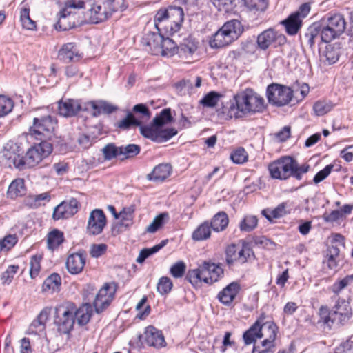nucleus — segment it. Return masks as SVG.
<instances>
[{"mask_svg": "<svg viewBox=\"0 0 353 353\" xmlns=\"http://www.w3.org/2000/svg\"><path fill=\"white\" fill-rule=\"evenodd\" d=\"M268 169L274 179L286 180L292 176L301 180L303 174L309 171L310 165L307 163L299 165L296 160L287 156L270 163Z\"/></svg>", "mask_w": 353, "mask_h": 353, "instance_id": "nucleus-1", "label": "nucleus"}, {"mask_svg": "<svg viewBox=\"0 0 353 353\" xmlns=\"http://www.w3.org/2000/svg\"><path fill=\"white\" fill-rule=\"evenodd\" d=\"M88 6L86 14L90 23H98L107 20L114 12L123 11L127 6L125 0H84Z\"/></svg>", "mask_w": 353, "mask_h": 353, "instance_id": "nucleus-2", "label": "nucleus"}, {"mask_svg": "<svg viewBox=\"0 0 353 353\" xmlns=\"http://www.w3.org/2000/svg\"><path fill=\"white\" fill-rule=\"evenodd\" d=\"M242 32L243 26L240 21H228L212 35L209 41V45L214 49L225 47L236 40Z\"/></svg>", "mask_w": 353, "mask_h": 353, "instance_id": "nucleus-3", "label": "nucleus"}, {"mask_svg": "<svg viewBox=\"0 0 353 353\" xmlns=\"http://www.w3.org/2000/svg\"><path fill=\"white\" fill-rule=\"evenodd\" d=\"M278 327L272 321H267L261 324L259 321L245 332H244V343L249 345L255 342L256 339L265 338V340L275 341Z\"/></svg>", "mask_w": 353, "mask_h": 353, "instance_id": "nucleus-4", "label": "nucleus"}, {"mask_svg": "<svg viewBox=\"0 0 353 353\" xmlns=\"http://www.w3.org/2000/svg\"><path fill=\"white\" fill-rule=\"evenodd\" d=\"M75 305L72 303L60 305L55 309L54 323L61 334H68L74 324Z\"/></svg>", "mask_w": 353, "mask_h": 353, "instance_id": "nucleus-5", "label": "nucleus"}, {"mask_svg": "<svg viewBox=\"0 0 353 353\" xmlns=\"http://www.w3.org/2000/svg\"><path fill=\"white\" fill-rule=\"evenodd\" d=\"M65 3V8L60 13L55 28L59 30L66 31L76 26L77 21L76 16L68 10L70 8H85L88 9L84 0H68Z\"/></svg>", "mask_w": 353, "mask_h": 353, "instance_id": "nucleus-6", "label": "nucleus"}, {"mask_svg": "<svg viewBox=\"0 0 353 353\" xmlns=\"http://www.w3.org/2000/svg\"><path fill=\"white\" fill-rule=\"evenodd\" d=\"M293 93L290 87L274 83L270 84L266 89L269 103L276 107L289 104L292 101Z\"/></svg>", "mask_w": 353, "mask_h": 353, "instance_id": "nucleus-7", "label": "nucleus"}, {"mask_svg": "<svg viewBox=\"0 0 353 353\" xmlns=\"http://www.w3.org/2000/svg\"><path fill=\"white\" fill-rule=\"evenodd\" d=\"M352 316V309L350 302L338 297L332 311L325 318L324 322L329 324V322L331 321L332 323H336L338 325H343L351 319Z\"/></svg>", "mask_w": 353, "mask_h": 353, "instance_id": "nucleus-8", "label": "nucleus"}, {"mask_svg": "<svg viewBox=\"0 0 353 353\" xmlns=\"http://www.w3.org/2000/svg\"><path fill=\"white\" fill-rule=\"evenodd\" d=\"M56 124V121L50 115L35 117L33 125L30 128V134L41 141H46L51 137Z\"/></svg>", "mask_w": 353, "mask_h": 353, "instance_id": "nucleus-9", "label": "nucleus"}, {"mask_svg": "<svg viewBox=\"0 0 353 353\" xmlns=\"http://www.w3.org/2000/svg\"><path fill=\"white\" fill-rule=\"evenodd\" d=\"M52 151V144L46 141H42L39 144L30 148L26 156H23L22 163L24 164V170L36 166L43 159L48 157Z\"/></svg>", "mask_w": 353, "mask_h": 353, "instance_id": "nucleus-10", "label": "nucleus"}, {"mask_svg": "<svg viewBox=\"0 0 353 353\" xmlns=\"http://www.w3.org/2000/svg\"><path fill=\"white\" fill-rule=\"evenodd\" d=\"M139 130L144 137L157 143L165 142L177 134L175 128L162 129L159 125H156L153 120L150 125H144L141 123Z\"/></svg>", "mask_w": 353, "mask_h": 353, "instance_id": "nucleus-11", "label": "nucleus"}, {"mask_svg": "<svg viewBox=\"0 0 353 353\" xmlns=\"http://www.w3.org/2000/svg\"><path fill=\"white\" fill-rule=\"evenodd\" d=\"M265 108L262 96L252 88L244 90V117L262 113Z\"/></svg>", "mask_w": 353, "mask_h": 353, "instance_id": "nucleus-12", "label": "nucleus"}, {"mask_svg": "<svg viewBox=\"0 0 353 353\" xmlns=\"http://www.w3.org/2000/svg\"><path fill=\"white\" fill-rule=\"evenodd\" d=\"M269 5V0H244L248 19V28L258 26L261 23V14L264 12Z\"/></svg>", "mask_w": 353, "mask_h": 353, "instance_id": "nucleus-13", "label": "nucleus"}, {"mask_svg": "<svg viewBox=\"0 0 353 353\" xmlns=\"http://www.w3.org/2000/svg\"><path fill=\"white\" fill-rule=\"evenodd\" d=\"M24 150L17 143L8 141L4 146L3 156L6 160V163L9 167L13 165L15 168L23 170L24 164H23Z\"/></svg>", "mask_w": 353, "mask_h": 353, "instance_id": "nucleus-14", "label": "nucleus"}, {"mask_svg": "<svg viewBox=\"0 0 353 353\" xmlns=\"http://www.w3.org/2000/svg\"><path fill=\"white\" fill-rule=\"evenodd\" d=\"M115 289L108 283H105L95 296L93 306L96 313L103 312L114 299Z\"/></svg>", "mask_w": 353, "mask_h": 353, "instance_id": "nucleus-15", "label": "nucleus"}, {"mask_svg": "<svg viewBox=\"0 0 353 353\" xmlns=\"http://www.w3.org/2000/svg\"><path fill=\"white\" fill-rule=\"evenodd\" d=\"M78 201L72 198L58 205L54 210L52 217L54 220L68 219L74 215L78 212Z\"/></svg>", "mask_w": 353, "mask_h": 353, "instance_id": "nucleus-16", "label": "nucleus"}, {"mask_svg": "<svg viewBox=\"0 0 353 353\" xmlns=\"http://www.w3.org/2000/svg\"><path fill=\"white\" fill-rule=\"evenodd\" d=\"M106 224L105 214L101 210L95 209L91 212L89 216L87 231L90 235L101 234Z\"/></svg>", "mask_w": 353, "mask_h": 353, "instance_id": "nucleus-17", "label": "nucleus"}, {"mask_svg": "<svg viewBox=\"0 0 353 353\" xmlns=\"http://www.w3.org/2000/svg\"><path fill=\"white\" fill-rule=\"evenodd\" d=\"M184 12L181 7L170 6L168 7V34L177 32L183 21Z\"/></svg>", "mask_w": 353, "mask_h": 353, "instance_id": "nucleus-18", "label": "nucleus"}, {"mask_svg": "<svg viewBox=\"0 0 353 353\" xmlns=\"http://www.w3.org/2000/svg\"><path fill=\"white\" fill-rule=\"evenodd\" d=\"M201 265L205 283L212 284L218 281L223 276V269L219 264L211 261H203Z\"/></svg>", "mask_w": 353, "mask_h": 353, "instance_id": "nucleus-19", "label": "nucleus"}, {"mask_svg": "<svg viewBox=\"0 0 353 353\" xmlns=\"http://www.w3.org/2000/svg\"><path fill=\"white\" fill-rule=\"evenodd\" d=\"M85 261L86 254L83 252L71 254L66 260V268L71 274H78L83 271Z\"/></svg>", "mask_w": 353, "mask_h": 353, "instance_id": "nucleus-20", "label": "nucleus"}, {"mask_svg": "<svg viewBox=\"0 0 353 353\" xmlns=\"http://www.w3.org/2000/svg\"><path fill=\"white\" fill-rule=\"evenodd\" d=\"M144 341L149 346L157 348L165 347L166 345L162 332L152 325L145 328Z\"/></svg>", "mask_w": 353, "mask_h": 353, "instance_id": "nucleus-21", "label": "nucleus"}, {"mask_svg": "<svg viewBox=\"0 0 353 353\" xmlns=\"http://www.w3.org/2000/svg\"><path fill=\"white\" fill-rule=\"evenodd\" d=\"M81 108L79 102L71 99L60 101L58 104L59 114L64 117L75 116L81 110Z\"/></svg>", "mask_w": 353, "mask_h": 353, "instance_id": "nucleus-22", "label": "nucleus"}, {"mask_svg": "<svg viewBox=\"0 0 353 353\" xmlns=\"http://www.w3.org/2000/svg\"><path fill=\"white\" fill-rule=\"evenodd\" d=\"M199 42L194 38L189 37L183 40L177 48V52L182 58L190 59L192 58L198 49Z\"/></svg>", "mask_w": 353, "mask_h": 353, "instance_id": "nucleus-23", "label": "nucleus"}, {"mask_svg": "<svg viewBox=\"0 0 353 353\" xmlns=\"http://www.w3.org/2000/svg\"><path fill=\"white\" fill-rule=\"evenodd\" d=\"M58 55L59 59L65 63L77 61L81 58V54L73 43L64 44L59 50Z\"/></svg>", "mask_w": 353, "mask_h": 353, "instance_id": "nucleus-24", "label": "nucleus"}, {"mask_svg": "<svg viewBox=\"0 0 353 353\" xmlns=\"http://www.w3.org/2000/svg\"><path fill=\"white\" fill-rule=\"evenodd\" d=\"M163 41V37L161 34L150 32L143 39V43L146 47L145 50L153 54L160 52L161 43Z\"/></svg>", "mask_w": 353, "mask_h": 353, "instance_id": "nucleus-25", "label": "nucleus"}, {"mask_svg": "<svg viewBox=\"0 0 353 353\" xmlns=\"http://www.w3.org/2000/svg\"><path fill=\"white\" fill-rule=\"evenodd\" d=\"M281 23L285 26V31L289 35L296 34L302 26L301 13L299 12L292 13Z\"/></svg>", "mask_w": 353, "mask_h": 353, "instance_id": "nucleus-26", "label": "nucleus"}, {"mask_svg": "<svg viewBox=\"0 0 353 353\" xmlns=\"http://www.w3.org/2000/svg\"><path fill=\"white\" fill-rule=\"evenodd\" d=\"M318 28L321 32V41L328 43L339 37V34L336 33L330 25L327 19L324 17L322 19L319 23H316Z\"/></svg>", "mask_w": 353, "mask_h": 353, "instance_id": "nucleus-27", "label": "nucleus"}, {"mask_svg": "<svg viewBox=\"0 0 353 353\" xmlns=\"http://www.w3.org/2000/svg\"><path fill=\"white\" fill-rule=\"evenodd\" d=\"M172 167L168 163L157 165L152 173L147 175V179L155 182H161L167 179L171 174Z\"/></svg>", "mask_w": 353, "mask_h": 353, "instance_id": "nucleus-28", "label": "nucleus"}, {"mask_svg": "<svg viewBox=\"0 0 353 353\" xmlns=\"http://www.w3.org/2000/svg\"><path fill=\"white\" fill-rule=\"evenodd\" d=\"M302 44H305L310 48H313L314 44L321 41V32L318 28L317 24L314 23L310 26L306 32L301 37Z\"/></svg>", "mask_w": 353, "mask_h": 353, "instance_id": "nucleus-29", "label": "nucleus"}, {"mask_svg": "<svg viewBox=\"0 0 353 353\" xmlns=\"http://www.w3.org/2000/svg\"><path fill=\"white\" fill-rule=\"evenodd\" d=\"M240 289V285L235 282L231 283L218 294L219 300L225 305H229L234 299Z\"/></svg>", "mask_w": 353, "mask_h": 353, "instance_id": "nucleus-30", "label": "nucleus"}, {"mask_svg": "<svg viewBox=\"0 0 353 353\" xmlns=\"http://www.w3.org/2000/svg\"><path fill=\"white\" fill-rule=\"evenodd\" d=\"M276 30L272 28H268L258 35L257 45L260 49L265 50L276 41Z\"/></svg>", "mask_w": 353, "mask_h": 353, "instance_id": "nucleus-31", "label": "nucleus"}, {"mask_svg": "<svg viewBox=\"0 0 353 353\" xmlns=\"http://www.w3.org/2000/svg\"><path fill=\"white\" fill-rule=\"evenodd\" d=\"M341 54V44L336 43L326 46L325 50L322 53V57H325V61L328 65H332L339 60Z\"/></svg>", "mask_w": 353, "mask_h": 353, "instance_id": "nucleus-32", "label": "nucleus"}, {"mask_svg": "<svg viewBox=\"0 0 353 353\" xmlns=\"http://www.w3.org/2000/svg\"><path fill=\"white\" fill-rule=\"evenodd\" d=\"M94 110L93 116L98 117L101 114H111L118 110V107L105 101H97L90 102Z\"/></svg>", "mask_w": 353, "mask_h": 353, "instance_id": "nucleus-33", "label": "nucleus"}, {"mask_svg": "<svg viewBox=\"0 0 353 353\" xmlns=\"http://www.w3.org/2000/svg\"><path fill=\"white\" fill-rule=\"evenodd\" d=\"M92 309L90 303H86L82 305L79 309L75 307L74 321L80 325L87 324L91 317Z\"/></svg>", "mask_w": 353, "mask_h": 353, "instance_id": "nucleus-34", "label": "nucleus"}, {"mask_svg": "<svg viewBox=\"0 0 353 353\" xmlns=\"http://www.w3.org/2000/svg\"><path fill=\"white\" fill-rule=\"evenodd\" d=\"M168 8L167 9H160L158 10L154 17V25L157 30L164 32L168 34Z\"/></svg>", "mask_w": 353, "mask_h": 353, "instance_id": "nucleus-35", "label": "nucleus"}, {"mask_svg": "<svg viewBox=\"0 0 353 353\" xmlns=\"http://www.w3.org/2000/svg\"><path fill=\"white\" fill-rule=\"evenodd\" d=\"M26 193L24 181L22 179L14 180L8 187L7 194L11 199L21 196Z\"/></svg>", "mask_w": 353, "mask_h": 353, "instance_id": "nucleus-36", "label": "nucleus"}, {"mask_svg": "<svg viewBox=\"0 0 353 353\" xmlns=\"http://www.w3.org/2000/svg\"><path fill=\"white\" fill-rule=\"evenodd\" d=\"M61 283V280L59 274L53 273L48 276L44 281L42 289L45 292H54L59 290V288Z\"/></svg>", "mask_w": 353, "mask_h": 353, "instance_id": "nucleus-37", "label": "nucleus"}, {"mask_svg": "<svg viewBox=\"0 0 353 353\" xmlns=\"http://www.w3.org/2000/svg\"><path fill=\"white\" fill-rule=\"evenodd\" d=\"M325 18L330 23V26L334 30H336V33H338L339 36L344 32L346 27V22L343 15L336 14Z\"/></svg>", "mask_w": 353, "mask_h": 353, "instance_id": "nucleus-38", "label": "nucleus"}, {"mask_svg": "<svg viewBox=\"0 0 353 353\" xmlns=\"http://www.w3.org/2000/svg\"><path fill=\"white\" fill-rule=\"evenodd\" d=\"M262 214L269 221H272L273 219L281 218L288 212L286 211V203H282L276 207L274 210L264 209L261 212Z\"/></svg>", "mask_w": 353, "mask_h": 353, "instance_id": "nucleus-39", "label": "nucleus"}, {"mask_svg": "<svg viewBox=\"0 0 353 353\" xmlns=\"http://www.w3.org/2000/svg\"><path fill=\"white\" fill-rule=\"evenodd\" d=\"M211 225L208 221L201 223L192 233V237L194 241H203L210 238Z\"/></svg>", "mask_w": 353, "mask_h": 353, "instance_id": "nucleus-40", "label": "nucleus"}, {"mask_svg": "<svg viewBox=\"0 0 353 353\" xmlns=\"http://www.w3.org/2000/svg\"><path fill=\"white\" fill-rule=\"evenodd\" d=\"M210 225L214 231H223L228 225L227 214L223 212L217 213L212 218Z\"/></svg>", "mask_w": 353, "mask_h": 353, "instance_id": "nucleus-41", "label": "nucleus"}, {"mask_svg": "<svg viewBox=\"0 0 353 353\" xmlns=\"http://www.w3.org/2000/svg\"><path fill=\"white\" fill-rule=\"evenodd\" d=\"M243 100V95L241 93H237L234 96V103L230 105L228 114L230 117H234L236 119L241 118L243 116V107L241 101Z\"/></svg>", "mask_w": 353, "mask_h": 353, "instance_id": "nucleus-42", "label": "nucleus"}, {"mask_svg": "<svg viewBox=\"0 0 353 353\" xmlns=\"http://www.w3.org/2000/svg\"><path fill=\"white\" fill-rule=\"evenodd\" d=\"M223 95L217 92L211 91L206 94L199 101L200 104L205 108H214Z\"/></svg>", "mask_w": 353, "mask_h": 353, "instance_id": "nucleus-43", "label": "nucleus"}, {"mask_svg": "<svg viewBox=\"0 0 353 353\" xmlns=\"http://www.w3.org/2000/svg\"><path fill=\"white\" fill-rule=\"evenodd\" d=\"M225 255L227 264L231 265L243 256V248L238 249L237 245L231 244L226 248Z\"/></svg>", "mask_w": 353, "mask_h": 353, "instance_id": "nucleus-44", "label": "nucleus"}, {"mask_svg": "<svg viewBox=\"0 0 353 353\" xmlns=\"http://www.w3.org/2000/svg\"><path fill=\"white\" fill-rule=\"evenodd\" d=\"M134 212V205H130L126 208H124L122 211L119 214L120 220V225L128 228L129 226L132 225L133 221V214Z\"/></svg>", "mask_w": 353, "mask_h": 353, "instance_id": "nucleus-45", "label": "nucleus"}, {"mask_svg": "<svg viewBox=\"0 0 353 353\" xmlns=\"http://www.w3.org/2000/svg\"><path fill=\"white\" fill-rule=\"evenodd\" d=\"M63 233L57 229L53 230L48 236V248L53 250L63 242Z\"/></svg>", "mask_w": 353, "mask_h": 353, "instance_id": "nucleus-46", "label": "nucleus"}, {"mask_svg": "<svg viewBox=\"0 0 353 353\" xmlns=\"http://www.w3.org/2000/svg\"><path fill=\"white\" fill-rule=\"evenodd\" d=\"M120 147V158L121 160L132 158L140 152V146L136 144H128Z\"/></svg>", "mask_w": 353, "mask_h": 353, "instance_id": "nucleus-47", "label": "nucleus"}, {"mask_svg": "<svg viewBox=\"0 0 353 353\" xmlns=\"http://www.w3.org/2000/svg\"><path fill=\"white\" fill-rule=\"evenodd\" d=\"M239 0H211L219 12H230L236 6Z\"/></svg>", "mask_w": 353, "mask_h": 353, "instance_id": "nucleus-48", "label": "nucleus"}, {"mask_svg": "<svg viewBox=\"0 0 353 353\" xmlns=\"http://www.w3.org/2000/svg\"><path fill=\"white\" fill-rule=\"evenodd\" d=\"M178 46L173 40L168 37H163V41L161 43L160 52L162 56H172L177 50Z\"/></svg>", "mask_w": 353, "mask_h": 353, "instance_id": "nucleus-49", "label": "nucleus"}, {"mask_svg": "<svg viewBox=\"0 0 353 353\" xmlns=\"http://www.w3.org/2000/svg\"><path fill=\"white\" fill-rule=\"evenodd\" d=\"M352 285H353V274L347 275L343 279L336 281L332 286V291L336 295H339L341 290Z\"/></svg>", "mask_w": 353, "mask_h": 353, "instance_id": "nucleus-50", "label": "nucleus"}, {"mask_svg": "<svg viewBox=\"0 0 353 353\" xmlns=\"http://www.w3.org/2000/svg\"><path fill=\"white\" fill-rule=\"evenodd\" d=\"M205 276L202 270V265L196 269L190 270L188 272L186 279L192 285H197L201 281L204 282Z\"/></svg>", "mask_w": 353, "mask_h": 353, "instance_id": "nucleus-51", "label": "nucleus"}, {"mask_svg": "<svg viewBox=\"0 0 353 353\" xmlns=\"http://www.w3.org/2000/svg\"><path fill=\"white\" fill-rule=\"evenodd\" d=\"M20 21L23 28L32 30L36 28V22L30 17L29 8H22L20 12Z\"/></svg>", "mask_w": 353, "mask_h": 353, "instance_id": "nucleus-52", "label": "nucleus"}, {"mask_svg": "<svg viewBox=\"0 0 353 353\" xmlns=\"http://www.w3.org/2000/svg\"><path fill=\"white\" fill-rule=\"evenodd\" d=\"M172 119L170 108H165L153 119V121L156 125H159L162 128L164 125L170 123Z\"/></svg>", "mask_w": 353, "mask_h": 353, "instance_id": "nucleus-53", "label": "nucleus"}, {"mask_svg": "<svg viewBox=\"0 0 353 353\" xmlns=\"http://www.w3.org/2000/svg\"><path fill=\"white\" fill-rule=\"evenodd\" d=\"M142 121L137 119L132 113H128L125 118L120 121L118 123V127L121 129L127 130L132 125L140 127Z\"/></svg>", "mask_w": 353, "mask_h": 353, "instance_id": "nucleus-54", "label": "nucleus"}, {"mask_svg": "<svg viewBox=\"0 0 353 353\" xmlns=\"http://www.w3.org/2000/svg\"><path fill=\"white\" fill-rule=\"evenodd\" d=\"M168 214L167 213H161L156 216L153 221L147 227L146 231L149 233H154L157 232L164 223L165 220L168 219Z\"/></svg>", "mask_w": 353, "mask_h": 353, "instance_id": "nucleus-55", "label": "nucleus"}, {"mask_svg": "<svg viewBox=\"0 0 353 353\" xmlns=\"http://www.w3.org/2000/svg\"><path fill=\"white\" fill-rule=\"evenodd\" d=\"M120 147L114 143H108L102 149L103 154L105 160H111L117 157H120Z\"/></svg>", "mask_w": 353, "mask_h": 353, "instance_id": "nucleus-56", "label": "nucleus"}, {"mask_svg": "<svg viewBox=\"0 0 353 353\" xmlns=\"http://www.w3.org/2000/svg\"><path fill=\"white\" fill-rule=\"evenodd\" d=\"M259 241L256 237L249 235L244 240V258L248 259H254V254L251 247L253 245L258 244Z\"/></svg>", "mask_w": 353, "mask_h": 353, "instance_id": "nucleus-57", "label": "nucleus"}, {"mask_svg": "<svg viewBox=\"0 0 353 353\" xmlns=\"http://www.w3.org/2000/svg\"><path fill=\"white\" fill-rule=\"evenodd\" d=\"M275 343L274 341L263 340L260 345H254L252 353H273Z\"/></svg>", "mask_w": 353, "mask_h": 353, "instance_id": "nucleus-58", "label": "nucleus"}, {"mask_svg": "<svg viewBox=\"0 0 353 353\" xmlns=\"http://www.w3.org/2000/svg\"><path fill=\"white\" fill-rule=\"evenodd\" d=\"M333 108L331 102L325 101H316L313 106L314 113L318 116H322L329 112Z\"/></svg>", "mask_w": 353, "mask_h": 353, "instance_id": "nucleus-59", "label": "nucleus"}, {"mask_svg": "<svg viewBox=\"0 0 353 353\" xmlns=\"http://www.w3.org/2000/svg\"><path fill=\"white\" fill-rule=\"evenodd\" d=\"M14 107L13 101L3 95H0V117L10 113Z\"/></svg>", "mask_w": 353, "mask_h": 353, "instance_id": "nucleus-60", "label": "nucleus"}, {"mask_svg": "<svg viewBox=\"0 0 353 353\" xmlns=\"http://www.w3.org/2000/svg\"><path fill=\"white\" fill-rule=\"evenodd\" d=\"M132 110L134 113L140 114L141 116L138 119L141 120L142 123L147 121L150 118L151 112L145 104H137L133 107Z\"/></svg>", "mask_w": 353, "mask_h": 353, "instance_id": "nucleus-61", "label": "nucleus"}, {"mask_svg": "<svg viewBox=\"0 0 353 353\" xmlns=\"http://www.w3.org/2000/svg\"><path fill=\"white\" fill-rule=\"evenodd\" d=\"M172 288V283L168 277H161L157 286V291L161 294H168Z\"/></svg>", "mask_w": 353, "mask_h": 353, "instance_id": "nucleus-62", "label": "nucleus"}, {"mask_svg": "<svg viewBox=\"0 0 353 353\" xmlns=\"http://www.w3.org/2000/svg\"><path fill=\"white\" fill-rule=\"evenodd\" d=\"M18 269V265H12L8 266L7 270L3 273L1 277L2 283L3 284H10L12 282L14 276L17 273Z\"/></svg>", "mask_w": 353, "mask_h": 353, "instance_id": "nucleus-63", "label": "nucleus"}, {"mask_svg": "<svg viewBox=\"0 0 353 353\" xmlns=\"http://www.w3.org/2000/svg\"><path fill=\"white\" fill-rule=\"evenodd\" d=\"M335 353H353V339H348L336 348Z\"/></svg>", "mask_w": 353, "mask_h": 353, "instance_id": "nucleus-64", "label": "nucleus"}]
</instances>
